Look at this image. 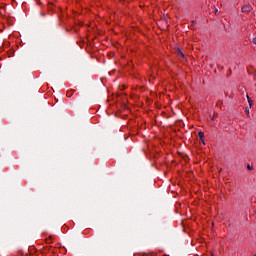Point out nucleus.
Returning a JSON list of instances; mask_svg holds the SVG:
<instances>
[{"mask_svg":"<svg viewBox=\"0 0 256 256\" xmlns=\"http://www.w3.org/2000/svg\"><path fill=\"white\" fill-rule=\"evenodd\" d=\"M253 256H256V254H254Z\"/></svg>","mask_w":256,"mask_h":256,"instance_id":"13","label":"nucleus"},{"mask_svg":"<svg viewBox=\"0 0 256 256\" xmlns=\"http://www.w3.org/2000/svg\"><path fill=\"white\" fill-rule=\"evenodd\" d=\"M201 143H203V145H205V139H200Z\"/></svg>","mask_w":256,"mask_h":256,"instance_id":"8","label":"nucleus"},{"mask_svg":"<svg viewBox=\"0 0 256 256\" xmlns=\"http://www.w3.org/2000/svg\"><path fill=\"white\" fill-rule=\"evenodd\" d=\"M211 256H214L213 253H211Z\"/></svg>","mask_w":256,"mask_h":256,"instance_id":"12","label":"nucleus"},{"mask_svg":"<svg viewBox=\"0 0 256 256\" xmlns=\"http://www.w3.org/2000/svg\"><path fill=\"white\" fill-rule=\"evenodd\" d=\"M177 55H179V57H185V54H183V51H181L179 48L176 49Z\"/></svg>","mask_w":256,"mask_h":256,"instance_id":"2","label":"nucleus"},{"mask_svg":"<svg viewBox=\"0 0 256 256\" xmlns=\"http://www.w3.org/2000/svg\"><path fill=\"white\" fill-rule=\"evenodd\" d=\"M247 99H248L249 107H252L253 101L251 100V98H249V96H247Z\"/></svg>","mask_w":256,"mask_h":256,"instance_id":"4","label":"nucleus"},{"mask_svg":"<svg viewBox=\"0 0 256 256\" xmlns=\"http://www.w3.org/2000/svg\"><path fill=\"white\" fill-rule=\"evenodd\" d=\"M73 93H75V91L68 92L67 97H71V95H73Z\"/></svg>","mask_w":256,"mask_h":256,"instance_id":"5","label":"nucleus"},{"mask_svg":"<svg viewBox=\"0 0 256 256\" xmlns=\"http://www.w3.org/2000/svg\"><path fill=\"white\" fill-rule=\"evenodd\" d=\"M198 137L199 139H203V137H205V133H203L202 131L198 132Z\"/></svg>","mask_w":256,"mask_h":256,"instance_id":"3","label":"nucleus"},{"mask_svg":"<svg viewBox=\"0 0 256 256\" xmlns=\"http://www.w3.org/2000/svg\"><path fill=\"white\" fill-rule=\"evenodd\" d=\"M248 169H251V166H248Z\"/></svg>","mask_w":256,"mask_h":256,"instance_id":"11","label":"nucleus"},{"mask_svg":"<svg viewBox=\"0 0 256 256\" xmlns=\"http://www.w3.org/2000/svg\"><path fill=\"white\" fill-rule=\"evenodd\" d=\"M51 239H52L51 237L49 239H46V242L51 243Z\"/></svg>","mask_w":256,"mask_h":256,"instance_id":"9","label":"nucleus"},{"mask_svg":"<svg viewBox=\"0 0 256 256\" xmlns=\"http://www.w3.org/2000/svg\"><path fill=\"white\" fill-rule=\"evenodd\" d=\"M251 11H253V7H251L249 4L242 7V13H251Z\"/></svg>","mask_w":256,"mask_h":256,"instance_id":"1","label":"nucleus"},{"mask_svg":"<svg viewBox=\"0 0 256 256\" xmlns=\"http://www.w3.org/2000/svg\"><path fill=\"white\" fill-rule=\"evenodd\" d=\"M192 25H195V21H192Z\"/></svg>","mask_w":256,"mask_h":256,"instance_id":"10","label":"nucleus"},{"mask_svg":"<svg viewBox=\"0 0 256 256\" xmlns=\"http://www.w3.org/2000/svg\"><path fill=\"white\" fill-rule=\"evenodd\" d=\"M245 113H246L247 115H249V108H246V109H245Z\"/></svg>","mask_w":256,"mask_h":256,"instance_id":"6","label":"nucleus"},{"mask_svg":"<svg viewBox=\"0 0 256 256\" xmlns=\"http://www.w3.org/2000/svg\"><path fill=\"white\" fill-rule=\"evenodd\" d=\"M252 43H254V45H256V37L253 38Z\"/></svg>","mask_w":256,"mask_h":256,"instance_id":"7","label":"nucleus"}]
</instances>
